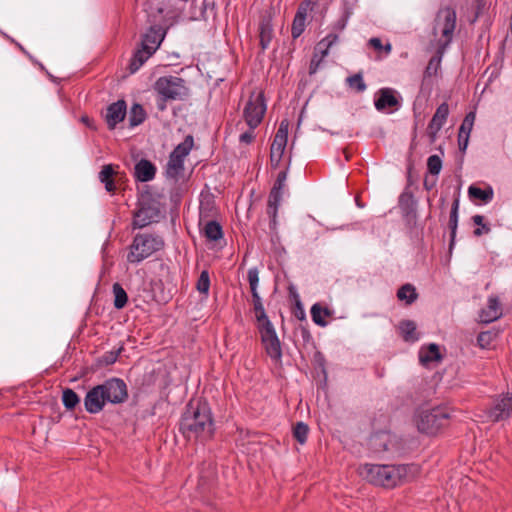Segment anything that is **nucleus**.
Returning <instances> with one entry per match:
<instances>
[{
	"mask_svg": "<svg viewBox=\"0 0 512 512\" xmlns=\"http://www.w3.org/2000/svg\"><path fill=\"white\" fill-rule=\"evenodd\" d=\"M456 19V11L452 7L442 8L436 15L433 33L436 35L437 28L441 29V35L444 38L443 47L448 46L452 42L456 28Z\"/></svg>",
	"mask_w": 512,
	"mask_h": 512,
	"instance_id": "1a4fd4ad",
	"label": "nucleus"
},
{
	"mask_svg": "<svg viewBox=\"0 0 512 512\" xmlns=\"http://www.w3.org/2000/svg\"><path fill=\"white\" fill-rule=\"evenodd\" d=\"M112 291L114 294V307L116 309L124 308L128 302V295L126 291L118 282L113 284Z\"/></svg>",
	"mask_w": 512,
	"mask_h": 512,
	"instance_id": "4c0bfd02",
	"label": "nucleus"
},
{
	"mask_svg": "<svg viewBox=\"0 0 512 512\" xmlns=\"http://www.w3.org/2000/svg\"><path fill=\"white\" fill-rule=\"evenodd\" d=\"M165 174L167 178L178 181L184 174V161L170 155Z\"/></svg>",
	"mask_w": 512,
	"mask_h": 512,
	"instance_id": "393cba45",
	"label": "nucleus"
},
{
	"mask_svg": "<svg viewBox=\"0 0 512 512\" xmlns=\"http://www.w3.org/2000/svg\"><path fill=\"white\" fill-rule=\"evenodd\" d=\"M502 316V306L500 300L496 296H490L487 305L479 313V319L482 323H491L498 320Z\"/></svg>",
	"mask_w": 512,
	"mask_h": 512,
	"instance_id": "a211bd4d",
	"label": "nucleus"
},
{
	"mask_svg": "<svg viewBox=\"0 0 512 512\" xmlns=\"http://www.w3.org/2000/svg\"><path fill=\"white\" fill-rule=\"evenodd\" d=\"M346 26V20L345 19H341L337 22L336 24V28L340 31H342Z\"/></svg>",
	"mask_w": 512,
	"mask_h": 512,
	"instance_id": "4d7b16f0",
	"label": "nucleus"
},
{
	"mask_svg": "<svg viewBox=\"0 0 512 512\" xmlns=\"http://www.w3.org/2000/svg\"><path fill=\"white\" fill-rule=\"evenodd\" d=\"M442 359L439 346L431 343L427 346H422L419 350V360L423 365H428L432 362H438Z\"/></svg>",
	"mask_w": 512,
	"mask_h": 512,
	"instance_id": "b1692460",
	"label": "nucleus"
},
{
	"mask_svg": "<svg viewBox=\"0 0 512 512\" xmlns=\"http://www.w3.org/2000/svg\"><path fill=\"white\" fill-rule=\"evenodd\" d=\"M194 145V139L192 135H187L184 140L178 144L174 150L171 152V156L174 158H178L181 160H185V158L189 155Z\"/></svg>",
	"mask_w": 512,
	"mask_h": 512,
	"instance_id": "cd10ccee",
	"label": "nucleus"
},
{
	"mask_svg": "<svg viewBox=\"0 0 512 512\" xmlns=\"http://www.w3.org/2000/svg\"><path fill=\"white\" fill-rule=\"evenodd\" d=\"M63 405L68 410H73L80 402V399L75 391L70 388L63 390L62 394Z\"/></svg>",
	"mask_w": 512,
	"mask_h": 512,
	"instance_id": "58836bf2",
	"label": "nucleus"
},
{
	"mask_svg": "<svg viewBox=\"0 0 512 512\" xmlns=\"http://www.w3.org/2000/svg\"><path fill=\"white\" fill-rule=\"evenodd\" d=\"M164 245V239L157 234L138 233L129 246L127 261L132 264L140 263L163 249Z\"/></svg>",
	"mask_w": 512,
	"mask_h": 512,
	"instance_id": "20e7f679",
	"label": "nucleus"
},
{
	"mask_svg": "<svg viewBox=\"0 0 512 512\" xmlns=\"http://www.w3.org/2000/svg\"><path fill=\"white\" fill-rule=\"evenodd\" d=\"M288 139V123L282 121L274 136L270 149V162L273 168L278 167L282 160Z\"/></svg>",
	"mask_w": 512,
	"mask_h": 512,
	"instance_id": "f8f14e48",
	"label": "nucleus"
},
{
	"mask_svg": "<svg viewBox=\"0 0 512 512\" xmlns=\"http://www.w3.org/2000/svg\"><path fill=\"white\" fill-rule=\"evenodd\" d=\"M469 138H470V135L468 134H464V133H458V146H459V150L464 152L467 147H468V143H469Z\"/></svg>",
	"mask_w": 512,
	"mask_h": 512,
	"instance_id": "3c124183",
	"label": "nucleus"
},
{
	"mask_svg": "<svg viewBox=\"0 0 512 512\" xmlns=\"http://www.w3.org/2000/svg\"><path fill=\"white\" fill-rule=\"evenodd\" d=\"M251 293L258 292L259 271L256 267L250 268L247 273Z\"/></svg>",
	"mask_w": 512,
	"mask_h": 512,
	"instance_id": "de8ad7c7",
	"label": "nucleus"
},
{
	"mask_svg": "<svg viewBox=\"0 0 512 512\" xmlns=\"http://www.w3.org/2000/svg\"><path fill=\"white\" fill-rule=\"evenodd\" d=\"M284 188H285V183H283V182H281V181L276 179V181L274 182V185H273L271 190L283 193Z\"/></svg>",
	"mask_w": 512,
	"mask_h": 512,
	"instance_id": "5fc2aeb1",
	"label": "nucleus"
},
{
	"mask_svg": "<svg viewBox=\"0 0 512 512\" xmlns=\"http://www.w3.org/2000/svg\"><path fill=\"white\" fill-rule=\"evenodd\" d=\"M449 115V106L446 102L441 103L434 113L431 121L427 127V134L430 138V142H435L438 132L445 124Z\"/></svg>",
	"mask_w": 512,
	"mask_h": 512,
	"instance_id": "dca6fc26",
	"label": "nucleus"
},
{
	"mask_svg": "<svg viewBox=\"0 0 512 512\" xmlns=\"http://www.w3.org/2000/svg\"><path fill=\"white\" fill-rule=\"evenodd\" d=\"M163 38L164 34L161 33L160 28L151 27L148 32L143 35L141 46L155 53L163 41Z\"/></svg>",
	"mask_w": 512,
	"mask_h": 512,
	"instance_id": "4be33fe9",
	"label": "nucleus"
},
{
	"mask_svg": "<svg viewBox=\"0 0 512 512\" xmlns=\"http://www.w3.org/2000/svg\"><path fill=\"white\" fill-rule=\"evenodd\" d=\"M188 17H189L190 19H196V18H197V13H196V11H190V12H189Z\"/></svg>",
	"mask_w": 512,
	"mask_h": 512,
	"instance_id": "680f3d73",
	"label": "nucleus"
},
{
	"mask_svg": "<svg viewBox=\"0 0 512 512\" xmlns=\"http://www.w3.org/2000/svg\"><path fill=\"white\" fill-rule=\"evenodd\" d=\"M488 421L492 423L504 422L512 417V393L501 394L492 400L485 410Z\"/></svg>",
	"mask_w": 512,
	"mask_h": 512,
	"instance_id": "423d86ee",
	"label": "nucleus"
},
{
	"mask_svg": "<svg viewBox=\"0 0 512 512\" xmlns=\"http://www.w3.org/2000/svg\"><path fill=\"white\" fill-rule=\"evenodd\" d=\"M255 138L254 129L249 128L248 131L239 136V141L244 144H250Z\"/></svg>",
	"mask_w": 512,
	"mask_h": 512,
	"instance_id": "8fccbe9b",
	"label": "nucleus"
},
{
	"mask_svg": "<svg viewBox=\"0 0 512 512\" xmlns=\"http://www.w3.org/2000/svg\"><path fill=\"white\" fill-rule=\"evenodd\" d=\"M147 117L143 106L139 103H134L130 108L128 120L130 127H136L142 124Z\"/></svg>",
	"mask_w": 512,
	"mask_h": 512,
	"instance_id": "2f4dec72",
	"label": "nucleus"
},
{
	"mask_svg": "<svg viewBox=\"0 0 512 512\" xmlns=\"http://www.w3.org/2000/svg\"><path fill=\"white\" fill-rule=\"evenodd\" d=\"M99 386L102 388L108 403L119 404L125 402L128 398L127 385L120 378H110Z\"/></svg>",
	"mask_w": 512,
	"mask_h": 512,
	"instance_id": "9b49d317",
	"label": "nucleus"
},
{
	"mask_svg": "<svg viewBox=\"0 0 512 512\" xmlns=\"http://www.w3.org/2000/svg\"><path fill=\"white\" fill-rule=\"evenodd\" d=\"M468 194L471 198L479 199L485 204L491 202L494 196L493 189L490 186L487 187L486 189H481L479 187L471 185L468 188Z\"/></svg>",
	"mask_w": 512,
	"mask_h": 512,
	"instance_id": "473e14b6",
	"label": "nucleus"
},
{
	"mask_svg": "<svg viewBox=\"0 0 512 512\" xmlns=\"http://www.w3.org/2000/svg\"><path fill=\"white\" fill-rule=\"evenodd\" d=\"M153 90L156 94V107L161 112L167 109L169 102L186 101L191 95L187 81L174 75L159 77L153 84Z\"/></svg>",
	"mask_w": 512,
	"mask_h": 512,
	"instance_id": "7ed1b4c3",
	"label": "nucleus"
},
{
	"mask_svg": "<svg viewBox=\"0 0 512 512\" xmlns=\"http://www.w3.org/2000/svg\"><path fill=\"white\" fill-rule=\"evenodd\" d=\"M121 352V348L117 351H110L103 356V362L106 365L113 364L117 361V358Z\"/></svg>",
	"mask_w": 512,
	"mask_h": 512,
	"instance_id": "09e8293b",
	"label": "nucleus"
},
{
	"mask_svg": "<svg viewBox=\"0 0 512 512\" xmlns=\"http://www.w3.org/2000/svg\"><path fill=\"white\" fill-rule=\"evenodd\" d=\"M297 317H298V318H300V319H304V318H305V313H304V311H303V310H301V311H300V313H298Z\"/></svg>",
	"mask_w": 512,
	"mask_h": 512,
	"instance_id": "e2e57ef3",
	"label": "nucleus"
},
{
	"mask_svg": "<svg viewBox=\"0 0 512 512\" xmlns=\"http://www.w3.org/2000/svg\"><path fill=\"white\" fill-rule=\"evenodd\" d=\"M427 169L430 174L438 175L442 169V160L438 155H431L427 159Z\"/></svg>",
	"mask_w": 512,
	"mask_h": 512,
	"instance_id": "a18cd8bd",
	"label": "nucleus"
},
{
	"mask_svg": "<svg viewBox=\"0 0 512 512\" xmlns=\"http://www.w3.org/2000/svg\"><path fill=\"white\" fill-rule=\"evenodd\" d=\"M338 41V35L329 33L325 38L319 41L315 47V54L311 60L309 73L314 74L320 62L328 55L329 49Z\"/></svg>",
	"mask_w": 512,
	"mask_h": 512,
	"instance_id": "4468645a",
	"label": "nucleus"
},
{
	"mask_svg": "<svg viewBox=\"0 0 512 512\" xmlns=\"http://www.w3.org/2000/svg\"><path fill=\"white\" fill-rule=\"evenodd\" d=\"M305 21H306V9L299 8L296 12L292 27H291V35L293 39H297L305 30Z\"/></svg>",
	"mask_w": 512,
	"mask_h": 512,
	"instance_id": "c85d7f7f",
	"label": "nucleus"
},
{
	"mask_svg": "<svg viewBox=\"0 0 512 512\" xmlns=\"http://www.w3.org/2000/svg\"><path fill=\"white\" fill-rule=\"evenodd\" d=\"M472 220L475 225L479 226L473 232L475 236L479 237L490 232V227L484 222V216L477 214L472 217Z\"/></svg>",
	"mask_w": 512,
	"mask_h": 512,
	"instance_id": "c03bdc74",
	"label": "nucleus"
},
{
	"mask_svg": "<svg viewBox=\"0 0 512 512\" xmlns=\"http://www.w3.org/2000/svg\"><path fill=\"white\" fill-rule=\"evenodd\" d=\"M399 329L402 335V338L406 342H415L419 339L416 334V324L412 320H403L399 324Z\"/></svg>",
	"mask_w": 512,
	"mask_h": 512,
	"instance_id": "7c9ffc66",
	"label": "nucleus"
},
{
	"mask_svg": "<svg viewBox=\"0 0 512 512\" xmlns=\"http://www.w3.org/2000/svg\"><path fill=\"white\" fill-rule=\"evenodd\" d=\"M369 45L378 51H381L383 49L382 41L377 37L371 38L369 40Z\"/></svg>",
	"mask_w": 512,
	"mask_h": 512,
	"instance_id": "864d4df0",
	"label": "nucleus"
},
{
	"mask_svg": "<svg viewBox=\"0 0 512 512\" xmlns=\"http://www.w3.org/2000/svg\"><path fill=\"white\" fill-rule=\"evenodd\" d=\"M265 112L266 103L263 93H252L243 110V117L249 128L255 129L258 127Z\"/></svg>",
	"mask_w": 512,
	"mask_h": 512,
	"instance_id": "0eeeda50",
	"label": "nucleus"
},
{
	"mask_svg": "<svg viewBox=\"0 0 512 512\" xmlns=\"http://www.w3.org/2000/svg\"><path fill=\"white\" fill-rule=\"evenodd\" d=\"M210 288V276L207 270H203L196 283V289L205 295H208Z\"/></svg>",
	"mask_w": 512,
	"mask_h": 512,
	"instance_id": "37998d69",
	"label": "nucleus"
},
{
	"mask_svg": "<svg viewBox=\"0 0 512 512\" xmlns=\"http://www.w3.org/2000/svg\"><path fill=\"white\" fill-rule=\"evenodd\" d=\"M106 403L108 401L99 385L90 389L84 398L85 410L90 414H97L102 411Z\"/></svg>",
	"mask_w": 512,
	"mask_h": 512,
	"instance_id": "2eb2a0df",
	"label": "nucleus"
},
{
	"mask_svg": "<svg viewBox=\"0 0 512 512\" xmlns=\"http://www.w3.org/2000/svg\"><path fill=\"white\" fill-rule=\"evenodd\" d=\"M310 312L313 322L320 327L327 326L328 322L325 320V317H331L333 314L331 309L322 307L319 303H315L311 307Z\"/></svg>",
	"mask_w": 512,
	"mask_h": 512,
	"instance_id": "a878e982",
	"label": "nucleus"
},
{
	"mask_svg": "<svg viewBox=\"0 0 512 512\" xmlns=\"http://www.w3.org/2000/svg\"><path fill=\"white\" fill-rule=\"evenodd\" d=\"M397 298L400 301H405V303L407 305H411L412 303H414L417 300L418 294L416 292L415 287L412 284L407 283V284L402 285L398 289Z\"/></svg>",
	"mask_w": 512,
	"mask_h": 512,
	"instance_id": "f704fd0d",
	"label": "nucleus"
},
{
	"mask_svg": "<svg viewBox=\"0 0 512 512\" xmlns=\"http://www.w3.org/2000/svg\"><path fill=\"white\" fill-rule=\"evenodd\" d=\"M127 114V105L124 100H118L110 104L105 113V121L110 130L116 128L117 124L125 119Z\"/></svg>",
	"mask_w": 512,
	"mask_h": 512,
	"instance_id": "f3484780",
	"label": "nucleus"
},
{
	"mask_svg": "<svg viewBox=\"0 0 512 512\" xmlns=\"http://www.w3.org/2000/svg\"><path fill=\"white\" fill-rule=\"evenodd\" d=\"M369 447L374 453L390 452L399 448L396 436L388 431L373 433L369 438Z\"/></svg>",
	"mask_w": 512,
	"mask_h": 512,
	"instance_id": "ddd939ff",
	"label": "nucleus"
},
{
	"mask_svg": "<svg viewBox=\"0 0 512 512\" xmlns=\"http://www.w3.org/2000/svg\"><path fill=\"white\" fill-rule=\"evenodd\" d=\"M261 342L267 355L273 360H280L282 357L281 343L271 321L258 325Z\"/></svg>",
	"mask_w": 512,
	"mask_h": 512,
	"instance_id": "9d476101",
	"label": "nucleus"
},
{
	"mask_svg": "<svg viewBox=\"0 0 512 512\" xmlns=\"http://www.w3.org/2000/svg\"><path fill=\"white\" fill-rule=\"evenodd\" d=\"M308 432V425L304 422H297L293 428V436L300 444L306 443Z\"/></svg>",
	"mask_w": 512,
	"mask_h": 512,
	"instance_id": "79ce46f5",
	"label": "nucleus"
},
{
	"mask_svg": "<svg viewBox=\"0 0 512 512\" xmlns=\"http://www.w3.org/2000/svg\"><path fill=\"white\" fill-rule=\"evenodd\" d=\"M450 415L446 408L423 410L416 417L417 429L426 434H435L448 423Z\"/></svg>",
	"mask_w": 512,
	"mask_h": 512,
	"instance_id": "39448f33",
	"label": "nucleus"
},
{
	"mask_svg": "<svg viewBox=\"0 0 512 512\" xmlns=\"http://www.w3.org/2000/svg\"><path fill=\"white\" fill-rule=\"evenodd\" d=\"M203 232L204 236L209 241H218L223 237L222 227L220 223L215 220L208 221L204 226Z\"/></svg>",
	"mask_w": 512,
	"mask_h": 512,
	"instance_id": "72a5a7b5",
	"label": "nucleus"
},
{
	"mask_svg": "<svg viewBox=\"0 0 512 512\" xmlns=\"http://www.w3.org/2000/svg\"><path fill=\"white\" fill-rule=\"evenodd\" d=\"M283 193L270 191L267 203V214L270 217V228L275 229L277 226L278 209L281 204Z\"/></svg>",
	"mask_w": 512,
	"mask_h": 512,
	"instance_id": "412c9836",
	"label": "nucleus"
},
{
	"mask_svg": "<svg viewBox=\"0 0 512 512\" xmlns=\"http://www.w3.org/2000/svg\"><path fill=\"white\" fill-rule=\"evenodd\" d=\"M277 180L283 182V183H286V180H287V171H281L279 172L278 176H277Z\"/></svg>",
	"mask_w": 512,
	"mask_h": 512,
	"instance_id": "6e6d98bb",
	"label": "nucleus"
},
{
	"mask_svg": "<svg viewBox=\"0 0 512 512\" xmlns=\"http://www.w3.org/2000/svg\"><path fill=\"white\" fill-rule=\"evenodd\" d=\"M475 118L476 113L474 111L467 113L459 128V132L470 135L475 122Z\"/></svg>",
	"mask_w": 512,
	"mask_h": 512,
	"instance_id": "49530a36",
	"label": "nucleus"
},
{
	"mask_svg": "<svg viewBox=\"0 0 512 512\" xmlns=\"http://www.w3.org/2000/svg\"><path fill=\"white\" fill-rule=\"evenodd\" d=\"M259 37L262 50H266L273 37V25L270 16L263 17L259 24Z\"/></svg>",
	"mask_w": 512,
	"mask_h": 512,
	"instance_id": "5701e85b",
	"label": "nucleus"
},
{
	"mask_svg": "<svg viewBox=\"0 0 512 512\" xmlns=\"http://www.w3.org/2000/svg\"><path fill=\"white\" fill-rule=\"evenodd\" d=\"M156 166L146 159L138 161L134 167V176L140 182H149L155 178Z\"/></svg>",
	"mask_w": 512,
	"mask_h": 512,
	"instance_id": "aec40b11",
	"label": "nucleus"
},
{
	"mask_svg": "<svg viewBox=\"0 0 512 512\" xmlns=\"http://www.w3.org/2000/svg\"><path fill=\"white\" fill-rule=\"evenodd\" d=\"M364 473L373 485L394 488L414 479L419 473V467L416 464H366Z\"/></svg>",
	"mask_w": 512,
	"mask_h": 512,
	"instance_id": "f03ea898",
	"label": "nucleus"
},
{
	"mask_svg": "<svg viewBox=\"0 0 512 512\" xmlns=\"http://www.w3.org/2000/svg\"><path fill=\"white\" fill-rule=\"evenodd\" d=\"M115 171L111 164L104 165L99 172V181L105 185V189L107 192H114L116 190V185L114 182Z\"/></svg>",
	"mask_w": 512,
	"mask_h": 512,
	"instance_id": "bb28decb",
	"label": "nucleus"
},
{
	"mask_svg": "<svg viewBox=\"0 0 512 512\" xmlns=\"http://www.w3.org/2000/svg\"><path fill=\"white\" fill-rule=\"evenodd\" d=\"M251 294H252V301H253L255 317H256V321H257L258 325L264 324V323H266V321H270L265 312V309H264V306L262 303V299H261L259 293L253 292Z\"/></svg>",
	"mask_w": 512,
	"mask_h": 512,
	"instance_id": "c9c22d12",
	"label": "nucleus"
},
{
	"mask_svg": "<svg viewBox=\"0 0 512 512\" xmlns=\"http://www.w3.org/2000/svg\"><path fill=\"white\" fill-rule=\"evenodd\" d=\"M382 50H384L386 52V54H389L391 52V50H392L391 44L387 43L386 45H383V49Z\"/></svg>",
	"mask_w": 512,
	"mask_h": 512,
	"instance_id": "bf43d9fd",
	"label": "nucleus"
},
{
	"mask_svg": "<svg viewBox=\"0 0 512 512\" xmlns=\"http://www.w3.org/2000/svg\"><path fill=\"white\" fill-rule=\"evenodd\" d=\"M439 63H440V60H436V58H431L429 63H428V66L426 68V73L428 75H431L432 74V70L434 72H436Z\"/></svg>",
	"mask_w": 512,
	"mask_h": 512,
	"instance_id": "603ef678",
	"label": "nucleus"
},
{
	"mask_svg": "<svg viewBox=\"0 0 512 512\" xmlns=\"http://www.w3.org/2000/svg\"><path fill=\"white\" fill-rule=\"evenodd\" d=\"M297 317H298V318H300V319H304V318H305V313H304V311H303V310H301V311H300V313H298Z\"/></svg>",
	"mask_w": 512,
	"mask_h": 512,
	"instance_id": "0e129e2a",
	"label": "nucleus"
},
{
	"mask_svg": "<svg viewBox=\"0 0 512 512\" xmlns=\"http://www.w3.org/2000/svg\"><path fill=\"white\" fill-rule=\"evenodd\" d=\"M154 53L144 47H140L133 55L130 62V71L136 72Z\"/></svg>",
	"mask_w": 512,
	"mask_h": 512,
	"instance_id": "c756f323",
	"label": "nucleus"
},
{
	"mask_svg": "<svg viewBox=\"0 0 512 512\" xmlns=\"http://www.w3.org/2000/svg\"><path fill=\"white\" fill-rule=\"evenodd\" d=\"M82 121L86 124L89 123V118L88 117H82Z\"/></svg>",
	"mask_w": 512,
	"mask_h": 512,
	"instance_id": "69168bd1",
	"label": "nucleus"
},
{
	"mask_svg": "<svg viewBox=\"0 0 512 512\" xmlns=\"http://www.w3.org/2000/svg\"><path fill=\"white\" fill-rule=\"evenodd\" d=\"M161 211L159 203L153 200L140 202L139 208L134 212L132 226L134 229H142L160 220Z\"/></svg>",
	"mask_w": 512,
	"mask_h": 512,
	"instance_id": "6e6552de",
	"label": "nucleus"
},
{
	"mask_svg": "<svg viewBox=\"0 0 512 512\" xmlns=\"http://www.w3.org/2000/svg\"><path fill=\"white\" fill-rule=\"evenodd\" d=\"M346 81L348 86L358 93L364 92L367 88L361 73H357L348 77Z\"/></svg>",
	"mask_w": 512,
	"mask_h": 512,
	"instance_id": "ea45409f",
	"label": "nucleus"
},
{
	"mask_svg": "<svg viewBox=\"0 0 512 512\" xmlns=\"http://www.w3.org/2000/svg\"><path fill=\"white\" fill-rule=\"evenodd\" d=\"M374 105L378 111H383L388 107L395 108L399 106V101L393 89L382 88L378 91V97L374 100Z\"/></svg>",
	"mask_w": 512,
	"mask_h": 512,
	"instance_id": "6ab92c4d",
	"label": "nucleus"
},
{
	"mask_svg": "<svg viewBox=\"0 0 512 512\" xmlns=\"http://www.w3.org/2000/svg\"><path fill=\"white\" fill-rule=\"evenodd\" d=\"M17 46L19 47V49H20L24 54H26L27 56H29V58H32V57H31V55H30V54L25 50V48H24L21 44L17 43Z\"/></svg>",
	"mask_w": 512,
	"mask_h": 512,
	"instance_id": "052dcab7",
	"label": "nucleus"
},
{
	"mask_svg": "<svg viewBox=\"0 0 512 512\" xmlns=\"http://www.w3.org/2000/svg\"><path fill=\"white\" fill-rule=\"evenodd\" d=\"M435 185V182L429 183L427 179L424 180V187L426 190H431Z\"/></svg>",
	"mask_w": 512,
	"mask_h": 512,
	"instance_id": "13d9d810",
	"label": "nucleus"
},
{
	"mask_svg": "<svg viewBox=\"0 0 512 512\" xmlns=\"http://www.w3.org/2000/svg\"><path fill=\"white\" fill-rule=\"evenodd\" d=\"M458 210H459V199H455L453 201L451 211H450V217H449V228L451 230L450 233V247L453 246L458 226Z\"/></svg>",
	"mask_w": 512,
	"mask_h": 512,
	"instance_id": "e433bc0d",
	"label": "nucleus"
},
{
	"mask_svg": "<svg viewBox=\"0 0 512 512\" xmlns=\"http://www.w3.org/2000/svg\"><path fill=\"white\" fill-rule=\"evenodd\" d=\"M496 337L497 332L495 331H483L478 334L477 343L482 349H487L491 346Z\"/></svg>",
	"mask_w": 512,
	"mask_h": 512,
	"instance_id": "a19ab883",
	"label": "nucleus"
},
{
	"mask_svg": "<svg viewBox=\"0 0 512 512\" xmlns=\"http://www.w3.org/2000/svg\"><path fill=\"white\" fill-rule=\"evenodd\" d=\"M179 430L189 441L205 442L214 434L211 409L206 402L190 401L181 417Z\"/></svg>",
	"mask_w": 512,
	"mask_h": 512,
	"instance_id": "f257e3e1",
	"label": "nucleus"
}]
</instances>
